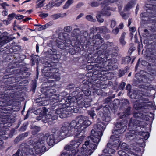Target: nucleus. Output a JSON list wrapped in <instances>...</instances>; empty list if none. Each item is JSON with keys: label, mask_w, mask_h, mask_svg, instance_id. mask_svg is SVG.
Here are the masks:
<instances>
[{"label": "nucleus", "mask_w": 156, "mask_h": 156, "mask_svg": "<svg viewBox=\"0 0 156 156\" xmlns=\"http://www.w3.org/2000/svg\"><path fill=\"white\" fill-rule=\"evenodd\" d=\"M116 22L114 20H112L111 22V27L112 28H113L116 25Z\"/></svg>", "instance_id": "obj_64"}, {"label": "nucleus", "mask_w": 156, "mask_h": 156, "mask_svg": "<svg viewBox=\"0 0 156 156\" xmlns=\"http://www.w3.org/2000/svg\"><path fill=\"white\" fill-rule=\"evenodd\" d=\"M41 98H37L35 99V101L36 103H38L37 105L39 106L45 105L44 103L43 102L41 101Z\"/></svg>", "instance_id": "obj_47"}, {"label": "nucleus", "mask_w": 156, "mask_h": 156, "mask_svg": "<svg viewBox=\"0 0 156 156\" xmlns=\"http://www.w3.org/2000/svg\"><path fill=\"white\" fill-rule=\"evenodd\" d=\"M103 116L102 117V120L106 122H108L110 120V117L107 114L103 115Z\"/></svg>", "instance_id": "obj_43"}, {"label": "nucleus", "mask_w": 156, "mask_h": 156, "mask_svg": "<svg viewBox=\"0 0 156 156\" xmlns=\"http://www.w3.org/2000/svg\"><path fill=\"white\" fill-rule=\"evenodd\" d=\"M111 101V98L109 97L105 99L104 101V104H108Z\"/></svg>", "instance_id": "obj_61"}, {"label": "nucleus", "mask_w": 156, "mask_h": 156, "mask_svg": "<svg viewBox=\"0 0 156 156\" xmlns=\"http://www.w3.org/2000/svg\"><path fill=\"white\" fill-rule=\"evenodd\" d=\"M73 98L69 96L59 100V117L61 118L67 117L70 112L76 113L78 112V109L74 108L73 103L71 102Z\"/></svg>", "instance_id": "obj_4"}, {"label": "nucleus", "mask_w": 156, "mask_h": 156, "mask_svg": "<svg viewBox=\"0 0 156 156\" xmlns=\"http://www.w3.org/2000/svg\"><path fill=\"white\" fill-rule=\"evenodd\" d=\"M126 34L125 33H123L122 34L120 39H119L120 42L121 43V44L122 45V46L125 45L126 43V41H125L124 40Z\"/></svg>", "instance_id": "obj_40"}, {"label": "nucleus", "mask_w": 156, "mask_h": 156, "mask_svg": "<svg viewBox=\"0 0 156 156\" xmlns=\"http://www.w3.org/2000/svg\"><path fill=\"white\" fill-rule=\"evenodd\" d=\"M58 111L57 109L55 111V113L56 114V115H54L53 116H51V120L52 122H53V124L55 123V120H56L58 118Z\"/></svg>", "instance_id": "obj_44"}, {"label": "nucleus", "mask_w": 156, "mask_h": 156, "mask_svg": "<svg viewBox=\"0 0 156 156\" xmlns=\"http://www.w3.org/2000/svg\"><path fill=\"white\" fill-rule=\"evenodd\" d=\"M99 5V4L97 2H92L91 4V6L93 7L98 6Z\"/></svg>", "instance_id": "obj_58"}, {"label": "nucleus", "mask_w": 156, "mask_h": 156, "mask_svg": "<svg viewBox=\"0 0 156 156\" xmlns=\"http://www.w3.org/2000/svg\"><path fill=\"white\" fill-rule=\"evenodd\" d=\"M51 115L50 114H48L45 116V118L47 121V122L50 125L53 124V122L51 120Z\"/></svg>", "instance_id": "obj_46"}, {"label": "nucleus", "mask_w": 156, "mask_h": 156, "mask_svg": "<svg viewBox=\"0 0 156 156\" xmlns=\"http://www.w3.org/2000/svg\"><path fill=\"white\" fill-rule=\"evenodd\" d=\"M146 115L140 112H136L134 113L133 116L134 118L137 119H144V116Z\"/></svg>", "instance_id": "obj_35"}, {"label": "nucleus", "mask_w": 156, "mask_h": 156, "mask_svg": "<svg viewBox=\"0 0 156 156\" xmlns=\"http://www.w3.org/2000/svg\"><path fill=\"white\" fill-rule=\"evenodd\" d=\"M23 155V154L22 151L18 149L17 152L13 155V156H22Z\"/></svg>", "instance_id": "obj_52"}, {"label": "nucleus", "mask_w": 156, "mask_h": 156, "mask_svg": "<svg viewBox=\"0 0 156 156\" xmlns=\"http://www.w3.org/2000/svg\"><path fill=\"white\" fill-rule=\"evenodd\" d=\"M126 71V70L125 71L124 70L120 69L119 73V77L122 76Z\"/></svg>", "instance_id": "obj_56"}, {"label": "nucleus", "mask_w": 156, "mask_h": 156, "mask_svg": "<svg viewBox=\"0 0 156 156\" xmlns=\"http://www.w3.org/2000/svg\"><path fill=\"white\" fill-rule=\"evenodd\" d=\"M133 5V3L132 2H130L126 5L125 7V9L127 10H128L132 8Z\"/></svg>", "instance_id": "obj_50"}, {"label": "nucleus", "mask_w": 156, "mask_h": 156, "mask_svg": "<svg viewBox=\"0 0 156 156\" xmlns=\"http://www.w3.org/2000/svg\"><path fill=\"white\" fill-rule=\"evenodd\" d=\"M45 1V0H42L37 5V6L38 8L44 6V2Z\"/></svg>", "instance_id": "obj_59"}, {"label": "nucleus", "mask_w": 156, "mask_h": 156, "mask_svg": "<svg viewBox=\"0 0 156 156\" xmlns=\"http://www.w3.org/2000/svg\"><path fill=\"white\" fill-rule=\"evenodd\" d=\"M27 123H24L22 126L20 128V130L23 132L25 131L27 128Z\"/></svg>", "instance_id": "obj_53"}, {"label": "nucleus", "mask_w": 156, "mask_h": 156, "mask_svg": "<svg viewBox=\"0 0 156 156\" xmlns=\"http://www.w3.org/2000/svg\"><path fill=\"white\" fill-rule=\"evenodd\" d=\"M68 133H71V134L72 133L71 132H70L68 125L63 126L61 127L60 130V133L59 134V138L60 137H62L61 138V140H62L65 138V136Z\"/></svg>", "instance_id": "obj_21"}, {"label": "nucleus", "mask_w": 156, "mask_h": 156, "mask_svg": "<svg viewBox=\"0 0 156 156\" xmlns=\"http://www.w3.org/2000/svg\"><path fill=\"white\" fill-rule=\"evenodd\" d=\"M79 30L78 29H75L72 33L71 36L73 37H74V40L77 41L80 44L83 43L86 40V37L88 36V33L87 31L83 32V35L80 36L79 35Z\"/></svg>", "instance_id": "obj_13"}, {"label": "nucleus", "mask_w": 156, "mask_h": 156, "mask_svg": "<svg viewBox=\"0 0 156 156\" xmlns=\"http://www.w3.org/2000/svg\"><path fill=\"white\" fill-rule=\"evenodd\" d=\"M13 68H11L10 67H9L5 71V72L8 74H11V75L15 73H19L20 71V69H18L16 71L13 69Z\"/></svg>", "instance_id": "obj_36"}, {"label": "nucleus", "mask_w": 156, "mask_h": 156, "mask_svg": "<svg viewBox=\"0 0 156 156\" xmlns=\"http://www.w3.org/2000/svg\"><path fill=\"white\" fill-rule=\"evenodd\" d=\"M87 113L88 114L90 115L92 118H93L94 116L96 115V114L95 113V111L94 110H91L88 111Z\"/></svg>", "instance_id": "obj_48"}, {"label": "nucleus", "mask_w": 156, "mask_h": 156, "mask_svg": "<svg viewBox=\"0 0 156 156\" xmlns=\"http://www.w3.org/2000/svg\"><path fill=\"white\" fill-rule=\"evenodd\" d=\"M43 72H52V73H58V69L57 68H53L50 66H44L42 70Z\"/></svg>", "instance_id": "obj_30"}, {"label": "nucleus", "mask_w": 156, "mask_h": 156, "mask_svg": "<svg viewBox=\"0 0 156 156\" xmlns=\"http://www.w3.org/2000/svg\"><path fill=\"white\" fill-rule=\"evenodd\" d=\"M139 121L138 120H134L133 122H131L129 124V126H133V128L134 129L137 128L139 130V129H141V127L139 125Z\"/></svg>", "instance_id": "obj_29"}, {"label": "nucleus", "mask_w": 156, "mask_h": 156, "mask_svg": "<svg viewBox=\"0 0 156 156\" xmlns=\"http://www.w3.org/2000/svg\"><path fill=\"white\" fill-rule=\"evenodd\" d=\"M140 133L138 132V130H133L130 131L129 132L126 133L125 136L127 139L130 140L133 139L136 140V139L137 138L136 136L139 135Z\"/></svg>", "instance_id": "obj_22"}, {"label": "nucleus", "mask_w": 156, "mask_h": 156, "mask_svg": "<svg viewBox=\"0 0 156 156\" xmlns=\"http://www.w3.org/2000/svg\"><path fill=\"white\" fill-rule=\"evenodd\" d=\"M77 121L73 120L69 124H67L70 132L73 131L72 134L75 135V137H80L82 136L80 134L81 131L80 124L79 122V117Z\"/></svg>", "instance_id": "obj_11"}, {"label": "nucleus", "mask_w": 156, "mask_h": 156, "mask_svg": "<svg viewBox=\"0 0 156 156\" xmlns=\"http://www.w3.org/2000/svg\"><path fill=\"white\" fill-rule=\"evenodd\" d=\"M46 149V147H35L32 150L34 151L32 154H34L35 153L36 154H40L46 151L47 150Z\"/></svg>", "instance_id": "obj_26"}, {"label": "nucleus", "mask_w": 156, "mask_h": 156, "mask_svg": "<svg viewBox=\"0 0 156 156\" xmlns=\"http://www.w3.org/2000/svg\"><path fill=\"white\" fill-rule=\"evenodd\" d=\"M3 78L7 80L0 87V109H6L8 106L13 105L16 100L19 99L20 96L17 87L11 85L13 82L12 81L16 80L15 77L11 74H8L4 76ZM11 107L13 108L12 106Z\"/></svg>", "instance_id": "obj_1"}, {"label": "nucleus", "mask_w": 156, "mask_h": 156, "mask_svg": "<svg viewBox=\"0 0 156 156\" xmlns=\"http://www.w3.org/2000/svg\"><path fill=\"white\" fill-rule=\"evenodd\" d=\"M102 15L100 13V14H98L96 16L98 21L101 23L103 22L104 20L101 17Z\"/></svg>", "instance_id": "obj_49"}, {"label": "nucleus", "mask_w": 156, "mask_h": 156, "mask_svg": "<svg viewBox=\"0 0 156 156\" xmlns=\"http://www.w3.org/2000/svg\"><path fill=\"white\" fill-rule=\"evenodd\" d=\"M54 92L53 89L51 88L49 89L47 91L45 92V94L47 98H51V97L53 96V92Z\"/></svg>", "instance_id": "obj_38"}, {"label": "nucleus", "mask_w": 156, "mask_h": 156, "mask_svg": "<svg viewBox=\"0 0 156 156\" xmlns=\"http://www.w3.org/2000/svg\"><path fill=\"white\" fill-rule=\"evenodd\" d=\"M15 37H8L5 38V37L1 38L0 40V49L2 48H1L5 45L6 43L12 41L13 39H15Z\"/></svg>", "instance_id": "obj_25"}, {"label": "nucleus", "mask_w": 156, "mask_h": 156, "mask_svg": "<svg viewBox=\"0 0 156 156\" xmlns=\"http://www.w3.org/2000/svg\"><path fill=\"white\" fill-rule=\"evenodd\" d=\"M12 111L11 107L0 109V128L11 125L8 117L10 115Z\"/></svg>", "instance_id": "obj_6"}, {"label": "nucleus", "mask_w": 156, "mask_h": 156, "mask_svg": "<svg viewBox=\"0 0 156 156\" xmlns=\"http://www.w3.org/2000/svg\"><path fill=\"white\" fill-rule=\"evenodd\" d=\"M98 57L95 59V62L96 63V67L98 68L99 70H101V69L103 68H105V67L107 66H112L110 64V62L112 61H115L114 59L112 60H108L106 61L103 62L105 61V55L104 53L101 52V51H99L98 52ZM103 70L101 69V71Z\"/></svg>", "instance_id": "obj_8"}, {"label": "nucleus", "mask_w": 156, "mask_h": 156, "mask_svg": "<svg viewBox=\"0 0 156 156\" xmlns=\"http://www.w3.org/2000/svg\"><path fill=\"white\" fill-rule=\"evenodd\" d=\"M90 33L91 34H94L95 31H96L97 30H98L97 29V28L95 27H93L91 28L90 29Z\"/></svg>", "instance_id": "obj_63"}, {"label": "nucleus", "mask_w": 156, "mask_h": 156, "mask_svg": "<svg viewBox=\"0 0 156 156\" xmlns=\"http://www.w3.org/2000/svg\"><path fill=\"white\" fill-rule=\"evenodd\" d=\"M102 107H103V106L101 105H100L98 107L95 109V110L96 111H100L99 115H101V114L100 113V112H101V111L102 110Z\"/></svg>", "instance_id": "obj_57"}, {"label": "nucleus", "mask_w": 156, "mask_h": 156, "mask_svg": "<svg viewBox=\"0 0 156 156\" xmlns=\"http://www.w3.org/2000/svg\"><path fill=\"white\" fill-rule=\"evenodd\" d=\"M84 137L85 136L83 135V136L77 137L78 138H80L78 140L75 139L72 140L70 142V145L68 146H79L81 144L82 141Z\"/></svg>", "instance_id": "obj_24"}, {"label": "nucleus", "mask_w": 156, "mask_h": 156, "mask_svg": "<svg viewBox=\"0 0 156 156\" xmlns=\"http://www.w3.org/2000/svg\"><path fill=\"white\" fill-rule=\"evenodd\" d=\"M138 132H139L140 133L139 135H140L142 136V137L145 140H147L149 137V134L148 132H141L140 131H138Z\"/></svg>", "instance_id": "obj_45"}, {"label": "nucleus", "mask_w": 156, "mask_h": 156, "mask_svg": "<svg viewBox=\"0 0 156 156\" xmlns=\"http://www.w3.org/2000/svg\"><path fill=\"white\" fill-rule=\"evenodd\" d=\"M51 17L54 20H56L58 18V14H55L52 15Z\"/></svg>", "instance_id": "obj_60"}, {"label": "nucleus", "mask_w": 156, "mask_h": 156, "mask_svg": "<svg viewBox=\"0 0 156 156\" xmlns=\"http://www.w3.org/2000/svg\"><path fill=\"white\" fill-rule=\"evenodd\" d=\"M11 46L10 44L9 43L3 48H1L0 52L5 51L3 52V53L8 54L10 53L16 52L21 48L20 46L19 45H14L11 48H10Z\"/></svg>", "instance_id": "obj_14"}, {"label": "nucleus", "mask_w": 156, "mask_h": 156, "mask_svg": "<svg viewBox=\"0 0 156 156\" xmlns=\"http://www.w3.org/2000/svg\"><path fill=\"white\" fill-rule=\"evenodd\" d=\"M79 122L81 129L80 134L83 136L85 131V129L91 124V122L87 117L81 116L79 117Z\"/></svg>", "instance_id": "obj_12"}, {"label": "nucleus", "mask_w": 156, "mask_h": 156, "mask_svg": "<svg viewBox=\"0 0 156 156\" xmlns=\"http://www.w3.org/2000/svg\"><path fill=\"white\" fill-rule=\"evenodd\" d=\"M79 107L80 108L83 107L87 108L90 106V101L88 99L83 100V98L80 99H75Z\"/></svg>", "instance_id": "obj_20"}, {"label": "nucleus", "mask_w": 156, "mask_h": 156, "mask_svg": "<svg viewBox=\"0 0 156 156\" xmlns=\"http://www.w3.org/2000/svg\"><path fill=\"white\" fill-rule=\"evenodd\" d=\"M9 122L11 123V125L9 126H10L11 125V123L10 122V120L9 119ZM7 126H5L3 127L2 128H0V129L3 128L4 127H7ZM1 130V129H0ZM7 133L6 131H2L0 130V146H1L3 144L4 142L2 140H1L2 138L4 139L5 137L6 138V139L7 138V137L5 136V135H6V133Z\"/></svg>", "instance_id": "obj_28"}, {"label": "nucleus", "mask_w": 156, "mask_h": 156, "mask_svg": "<svg viewBox=\"0 0 156 156\" xmlns=\"http://www.w3.org/2000/svg\"><path fill=\"white\" fill-rule=\"evenodd\" d=\"M97 29L100 33H108L109 32L108 30L105 26H101L97 28Z\"/></svg>", "instance_id": "obj_37"}, {"label": "nucleus", "mask_w": 156, "mask_h": 156, "mask_svg": "<svg viewBox=\"0 0 156 156\" xmlns=\"http://www.w3.org/2000/svg\"><path fill=\"white\" fill-rule=\"evenodd\" d=\"M44 139H47V142L48 144L50 146H53L55 143L54 137L52 134L49 135L47 134L45 136H44L42 138Z\"/></svg>", "instance_id": "obj_23"}, {"label": "nucleus", "mask_w": 156, "mask_h": 156, "mask_svg": "<svg viewBox=\"0 0 156 156\" xmlns=\"http://www.w3.org/2000/svg\"><path fill=\"white\" fill-rule=\"evenodd\" d=\"M122 103L123 107L125 108L126 106V107H127V108L123 112V115L121 116L120 115V118H124L128 116L129 115H130L131 113L130 111L131 108L129 106V101L127 99H125L123 101Z\"/></svg>", "instance_id": "obj_19"}, {"label": "nucleus", "mask_w": 156, "mask_h": 156, "mask_svg": "<svg viewBox=\"0 0 156 156\" xmlns=\"http://www.w3.org/2000/svg\"><path fill=\"white\" fill-rule=\"evenodd\" d=\"M76 147V148L75 149L73 150L72 151L71 153V155H75V154H76L77 153H78V152H80V151H79V149L78 148V147Z\"/></svg>", "instance_id": "obj_55"}, {"label": "nucleus", "mask_w": 156, "mask_h": 156, "mask_svg": "<svg viewBox=\"0 0 156 156\" xmlns=\"http://www.w3.org/2000/svg\"><path fill=\"white\" fill-rule=\"evenodd\" d=\"M131 58L129 56H126L122 58V63L123 64H128L131 61Z\"/></svg>", "instance_id": "obj_42"}, {"label": "nucleus", "mask_w": 156, "mask_h": 156, "mask_svg": "<svg viewBox=\"0 0 156 156\" xmlns=\"http://www.w3.org/2000/svg\"><path fill=\"white\" fill-rule=\"evenodd\" d=\"M44 140H41L40 139H35L30 140L27 143H23L21 144V145L22 146H29L30 145L33 146L36 145L37 146L40 145L41 146H44Z\"/></svg>", "instance_id": "obj_17"}, {"label": "nucleus", "mask_w": 156, "mask_h": 156, "mask_svg": "<svg viewBox=\"0 0 156 156\" xmlns=\"http://www.w3.org/2000/svg\"><path fill=\"white\" fill-rule=\"evenodd\" d=\"M127 121L124 120H122L120 122L116 124L114 130L112 131L114 135L111 136L110 139L112 140L107 144L106 146H126V143H121L119 139V136L118 135L122 133L125 131L127 129Z\"/></svg>", "instance_id": "obj_2"}, {"label": "nucleus", "mask_w": 156, "mask_h": 156, "mask_svg": "<svg viewBox=\"0 0 156 156\" xmlns=\"http://www.w3.org/2000/svg\"><path fill=\"white\" fill-rule=\"evenodd\" d=\"M19 73L21 74H22V75L16 77V80H19L21 79L26 78L30 75V73L27 72L25 71L23 72L22 73L21 72L20 73V72Z\"/></svg>", "instance_id": "obj_32"}, {"label": "nucleus", "mask_w": 156, "mask_h": 156, "mask_svg": "<svg viewBox=\"0 0 156 156\" xmlns=\"http://www.w3.org/2000/svg\"><path fill=\"white\" fill-rule=\"evenodd\" d=\"M96 148V147H81L80 153L81 155L77 156H88V155H91Z\"/></svg>", "instance_id": "obj_18"}, {"label": "nucleus", "mask_w": 156, "mask_h": 156, "mask_svg": "<svg viewBox=\"0 0 156 156\" xmlns=\"http://www.w3.org/2000/svg\"><path fill=\"white\" fill-rule=\"evenodd\" d=\"M83 83L85 85L84 87L83 85L82 86L77 87L76 89V90L72 93V96L73 97L75 98V99H80L83 98V94L86 96H88L91 94V91L85 88V87H87L88 84ZM88 87H89L88 86Z\"/></svg>", "instance_id": "obj_9"}, {"label": "nucleus", "mask_w": 156, "mask_h": 156, "mask_svg": "<svg viewBox=\"0 0 156 156\" xmlns=\"http://www.w3.org/2000/svg\"><path fill=\"white\" fill-rule=\"evenodd\" d=\"M144 95L142 92L138 90H135L131 95L132 98L137 99L134 105V108L136 109H140L144 108L145 105V102H144V100L143 96ZM147 96L148 95H145Z\"/></svg>", "instance_id": "obj_7"}, {"label": "nucleus", "mask_w": 156, "mask_h": 156, "mask_svg": "<svg viewBox=\"0 0 156 156\" xmlns=\"http://www.w3.org/2000/svg\"><path fill=\"white\" fill-rule=\"evenodd\" d=\"M94 39H99L98 41H96V44L98 45V47H100L101 49L105 50L108 48L109 46H111L112 43L111 42H108L106 44L103 43V38H102L99 34H96L94 37Z\"/></svg>", "instance_id": "obj_15"}, {"label": "nucleus", "mask_w": 156, "mask_h": 156, "mask_svg": "<svg viewBox=\"0 0 156 156\" xmlns=\"http://www.w3.org/2000/svg\"><path fill=\"white\" fill-rule=\"evenodd\" d=\"M44 73H45L44 76L48 78L53 77L55 76H57L56 74L58 73H52V72H46Z\"/></svg>", "instance_id": "obj_39"}, {"label": "nucleus", "mask_w": 156, "mask_h": 156, "mask_svg": "<svg viewBox=\"0 0 156 156\" xmlns=\"http://www.w3.org/2000/svg\"><path fill=\"white\" fill-rule=\"evenodd\" d=\"M71 154L70 153V151H64L61 154V156H71Z\"/></svg>", "instance_id": "obj_51"}, {"label": "nucleus", "mask_w": 156, "mask_h": 156, "mask_svg": "<svg viewBox=\"0 0 156 156\" xmlns=\"http://www.w3.org/2000/svg\"><path fill=\"white\" fill-rule=\"evenodd\" d=\"M109 106L108 105H106L104 107H102V110L101 111V113H102V115H104V114H107V113H108L109 112Z\"/></svg>", "instance_id": "obj_41"}, {"label": "nucleus", "mask_w": 156, "mask_h": 156, "mask_svg": "<svg viewBox=\"0 0 156 156\" xmlns=\"http://www.w3.org/2000/svg\"><path fill=\"white\" fill-rule=\"evenodd\" d=\"M151 4L149 3L147 4L146 5V7L147 8L146 9L147 12H144L142 13L141 14V16L142 17V20H146L147 19H143V18H146L147 19H149L150 21V18L152 17L154 19L151 20L152 21V23H154L153 25V26L151 27L154 29H156V18H154V17H156V10L155 8L156 7V5L154 3L151 2H153V1H151L150 2L148 1Z\"/></svg>", "instance_id": "obj_5"}, {"label": "nucleus", "mask_w": 156, "mask_h": 156, "mask_svg": "<svg viewBox=\"0 0 156 156\" xmlns=\"http://www.w3.org/2000/svg\"><path fill=\"white\" fill-rule=\"evenodd\" d=\"M100 80H97L96 79L95 80L96 82H94V83H92L91 82L90 83L89 81L86 80H84L83 81L82 83L83 84H88L89 87L90 88V90L92 91V92L94 94H97L99 95L103 96L105 95V94L103 92L102 89L100 88H99L101 86L100 83L101 82Z\"/></svg>", "instance_id": "obj_10"}, {"label": "nucleus", "mask_w": 156, "mask_h": 156, "mask_svg": "<svg viewBox=\"0 0 156 156\" xmlns=\"http://www.w3.org/2000/svg\"><path fill=\"white\" fill-rule=\"evenodd\" d=\"M126 85V83L125 82H122L121 83L119 86V89L122 90H123Z\"/></svg>", "instance_id": "obj_62"}, {"label": "nucleus", "mask_w": 156, "mask_h": 156, "mask_svg": "<svg viewBox=\"0 0 156 156\" xmlns=\"http://www.w3.org/2000/svg\"><path fill=\"white\" fill-rule=\"evenodd\" d=\"M62 39L67 44H70L71 41L69 35L67 33H64L62 36Z\"/></svg>", "instance_id": "obj_34"}, {"label": "nucleus", "mask_w": 156, "mask_h": 156, "mask_svg": "<svg viewBox=\"0 0 156 156\" xmlns=\"http://www.w3.org/2000/svg\"><path fill=\"white\" fill-rule=\"evenodd\" d=\"M112 10L109 7L105 6L101 11L100 13L102 16H109L111 15V13L109 11Z\"/></svg>", "instance_id": "obj_27"}, {"label": "nucleus", "mask_w": 156, "mask_h": 156, "mask_svg": "<svg viewBox=\"0 0 156 156\" xmlns=\"http://www.w3.org/2000/svg\"><path fill=\"white\" fill-rule=\"evenodd\" d=\"M31 129H33L32 132V134L33 135H36L41 130L40 127L36 126H31Z\"/></svg>", "instance_id": "obj_33"}, {"label": "nucleus", "mask_w": 156, "mask_h": 156, "mask_svg": "<svg viewBox=\"0 0 156 156\" xmlns=\"http://www.w3.org/2000/svg\"><path fill=\"white\" fill-rule=\"evenodd\" d=\"M107 123L103 122H98L97 125H94V129L91 131V135L90 138L85 142L84 145L86 146L88 145H94L97 146L98 144L100 142L101 137L103 135V131L105 128Z\"/></svg>", "instance_id": "obj_3"}, {"label": "nucleus", "mask_w": 156, "mask_h": 156, "mask_svg": "<svg viewBox=\"0 0 156 156\" xmlns=\"http://www.w3.org/2000/svg\"><path fill=\"white\" fill-rule=\"evenodd\" d=\"M64 31L67 32H69L72 30V27L70 26L65 27L64 28Z\"/></svg>", "instance_id": "obj_54"}, {"label": "nucleus", "mask_w": 156, "mask_h": 156, "mask_svg": "<svg viewBox=\"0 0 156 156\" xmlns=\"http://www.w3.org/2000/svg\"><path fill=\"white\" fill-rule=\"evenodd\" d=\"M14 56L16 59H18L17 62H18L23 61L26 58V56L25 55H20L19 53H16Z\"/></svg>", "instance_id": "obj_31"}, {"label": "nucleus", "mask_w": 156, "mask_h": 156, "mask_svg": "<svg viewBox=\"0 0 156 156\" xmlns=\"http://www.w3.org/2000/svg\"><path fill=\"white\" fill-rule=\"evenodd\" d=\"M96 63L95 64V66H92V65H89L87 66V68L90 69H91L93 70V69L94 70H95L93 72V74L95 76H94L95 77L97 78V80H101V81H104L105 80H103L104 79V78H103V76H104L102 74H101V70H99L98 69V68L96 67Z\"/></svg>", "instance_id": "obj_16"}]
</instances>
